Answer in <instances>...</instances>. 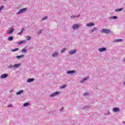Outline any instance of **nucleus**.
<instances>
[{"mask_svg":"<svg viewBox=\"0 0 125 125\" xmlns=\"http://www.w3.org/2000/svg\"><path fill=\"white\" fill-rule=\"evenodd\" d=\"M31 39H32V38L30 36H27L26 37V41H30V40H31Z\"/></svg>","mask_w":125,"mask_h":125,"instance_id":"31","label":"nucleus"},{"mask_svg":"<svg viewBox=\"0 0 125 125\" xmlns=\"http://www.w3.org/2000/svg\"><path fill=\"white\" fill-rule=\"evenodd\" d=\"M88 79H89V77L88 76H87L85 78L82 79L80 81V83H85V82H86V81H87V80H88Z\"/></svg>","mask_w":125,"mask_h":125,"instance_id":"10","label":"nucleus"},{"mask_svg":"<svg viewBox=\"0 0 125 125\" xmlns=\"http://www.w3.org/2000/svg\"><path fill=\"white\" fill-rule=\"evenodd\" d=\"M13 106L12 105V104H9L8 105V107H13Z\"/></svg>","mask_w":125,"mask_h":125,"instance_id":"39","label":"nucleus"},{"mask_svg":"<svg viewBox=\"0 0 125 125\" xmlns=\"http://www.w3.org/2000/svg\"><path fill=\"white\" fill-rule=\"evenodd\" d=\"M75 73H76L75 70H69L67 71L66 74L67 75H73V74H75Z\"/></svg>","mask_w":125,"mask_h":125,"instance_id":"11","label":"nucleus"},{"mask_svg":"<svg viewBox=\"0 0 125 125\" xmlns=\"http://www.w3.org/2000/svg\"><path fill=\"white\" fill-rule=\"evenodd\" d=\"M42 29H39L37 32V34L38 35H41V34H42Z\"/></svg>","mask_w":125,"mask_h":125,"instance_id":"25","label":"nucleus"},{"mask_svg":"<svg viewBox=\"0 0 125 125\" xmlns=\"http://www.w3.org/2000/svg\"><path fill=\"white\" fill-rule=\"evenodd\" d=\"M106 50L107 49L105 47H102L98 49V51H99V52H105Z\"/></svg>","mask_w":125,"mask_h":125,"instance_id":"7","label":"nucleus"},{"mask_svg":"<svg viewBox=\"0 0 125 125\" xmlns=\"http://www.w3.org/2000/svg\"><path fill=\"white\" fill-rule=\"evenodd\" d=\"M123 124H125V122H123Z\"/></svg>","mask_w":125,"mask_h":125,"instance_id":"43","label":"nucleus"},{"mask_svg":"<svg viewBox=\"0 0 125 125\" xmlns=\"http://www.w3.org/2000/svg\"><path fill=\"white\" fill-rule=\"evenodd\" d=\"M3 8H4V6L2 5L0 7V12H1V11H2V9H3Z\"/></svg>","mask_w":125,"mask_h":125,"instance_id":"34","label":"nucleus"},{"mask_svg":"<svg viewBox=\"0 0 125 125\" xmlns=\"http://www.w3.org/2000/svg\"><path fill=\"white\" fill-rule=\"evenodd\" d=\"M89 108H90L89 105H85V106H84L83 107V109H84V110H87V109H89Z\"/></svg>","mask_w":125,"mask_h":125,"instance_id":"33","label":"nucleus"},{"mask_svg":"<svg viewBox=\"0 0 125 125\" xmlns=\"http://www.w3.org/2000/svg\"><path fill=\"white\" fill-rule=\"evenodd\" d=\"M123 61H124V62H125V58H124V59H123Z\"/></svg>","mask_w":125,"mask_h":125,"instance_id":"41","label":"nucleus"},{"mask_svg":"<svg viewBox=\"0 0 125 125\" xmlns=\"http://www.w3.org/2000/svg\"><path fill=\"white\" fill-rule=\"evenodd\" d=\"M8 68H9V69H14V64L13 65H9L8 66Z\"/></svg>","mask_w":125,"mask_h":125,"instance_id":"26","label":"nucleus"},{"mask_svg":"<svg viewBox=\"0 0 125 125\" xmlns=\"http://www.w3.org/2000/svg\"><path fill=\"white\" fill-rule=\"evenodd\" d=\"M110 19H118V17L116 16H111L110 18H109Z\"/></svg>","mask_w":125,"mask_h":125,"instance_id":"30","label":"nucleus"},{"mask_svg":"<svg viewBox=\"0 0 125 125\" xmlns=\"http://www.w3.org/2000/svg\"><path fill=\"white\" fill-rule=\"evenodd\" d=\"M63 109H64V107H62V110H63Z\"/></svg>","mask_w":125,"mask_h":125,"instance_id":"45","label":"nucleus"},{"mask_svg":"<svg viewBox=\"0 0 125 125\" xmlns=\"http://www.w3.org/2000/svg\"><path fill=\"white\" fill-rule=\"evenodd\" d=\"M4 1H6V0H4Z\"/></svg>","mask_w":125,"mask_h":125,"instance_id":"44","label":"nucleus"},{"mask_svg":"<svg viewBox=\"0 0 125 125\" xmlns=\"http://www.w3.org/2000/svg\"><path fill=\"white\" fill-rule=\"evenodd\" d=\"M7 41L10 42L11 41H13V37L12 36H10L8 38Z\"/></svg>","mask_w":125,"mask_h":125,"instance_id":"21","label":"nucleus"},{"mask_svg":"<svg viewBox=\"0 0 125 125\" xmlns=\"http://www.w3.org/2000/svg\"><path fill=\"white\" fill-rule=\"evenodd\" d=\"M96 30H97V29L96 28V27H93L92 28V29L90 30V32L91 34H92V33H93V32H94V31H96Z\"/></svg>","mask_w":125,"mask_h":125,"instance_id":"20","label":"nucleus"},{"mask_svg":"<svg viewBox=\"0 0 125 125\" xmlns=\"http://www.w3.org/2000/svg\"><path fill=\"white\" fill-rule=\"evenodd\" d=\"M23 92H24V90H21L18 91L16 93V94H17V95H20V94H22V93H23Z\"/></svg>","mask_w":125,"mask_h":125,"instance_id":"15","label":"nucleus"},{"mask_svg":"<svg viewBox=\"0 0 125 125\" xmlns=\"http://www.w3.org/2000/svg\"><path fill=\"white\" fill-rule=\"evenodd\" d=\"M95 25V23L94 22H89L86 24V27H93Z\"/></svg>","mask_w":125,"mask_h":125,"instance_id":"8","label":"nucleus"},{"mask_svg":"<svg viewBox=\"0 0 125 125\" xmlns=\"http://www.w3.org/2000/svg\"><path fill=\"white\" fill-rule=\"evenodd\" d=\"M80 24H74L72 26V28L73 30H78L80 28Z\"/></svg>","mask_w":125,"mask_h":125,"instance_id":"5","label":"nucleus"},{"mask_svg":"<svg viewBox=\"0 0 125 125\" xmlns=\"http://www.w3.org/2000/svg\"><path fill=\"white\" fill-rule=\"evenodd\" d=\"M123 84H125V81L123 82Z\"/></svg>","mask_w":125,"mask_h":125,"instance_id":"42","label":"nucleus"},{"mask_svg":"<svg viewBox=\"0 0 125 125\" xmlns=\"http://www.w3.org/2000/svg\"><path fill=\"white\" fill-rule=\"evenodd\" d=\"M15 31V29L13 28V26H12L10 28H8L6 33L7 35H11Z\"/></svg>","mask_w":125,"mask_h":125,"instance_id":"2","label":"nucleus"},{"mask_svg":"<svg viewBox=\"0 0 125 125\" xmlns=\"http://www.w3.org/2000/svg\"><path fill=\"white\" fill-rule=\"evenodd\" d=\"M83 95L84 97L88 96L89 95V93H88V92H86L83 93Z\"/></svg>","mask_w":125,"mask_h":125,"instance_id":"23","label":"nucleus"},{"mask_svg":"<svg viewBox=\"0 0 125 125\" xmlns=\"http://www.w3.org/2000/svg\"><path fill=\"white\" fill-rule=\"evenodd\" d=\"M8 77V74H2L0 78L1 79H6V78Z\"/></svg>","mask_w":125,"mask_h":125,"instance_id":"12","label":"nucleus"},{"mask_svg":"<svg viewBox=\"0 0 125 125\" xmlns=\"http://www.w3.org/2000/svg\"><path fill=\"white\" fill-rule=\"evenodd\" d=\"M81 15H79L78 16H75V18H78V17H80Z\"/></svg>","mask_w":125,"mask_h":125,"instance_id":"40","label":"nucleus"},{"mask_svg":"<svg viewBox=\"0 0 125 125\" xmlns=\"http://www.w3.org/2000/svg\"><path fill=\"white\" fill-rule=\"evenodd\" d=\"M124 9L123 8H120V9H116L115 12H120V11H122Z\"/></svg>","mask_w":125,"mask_h":125,"instance_id":"19","label":"nucleus"},{"mask_svg":"<svg viewBox=\"0 0 125 125\" xmlns=\"http://www.w3.org/2000/svg\"><path fill=\"white\" fill-rule=\"evenodd\" d=\"M48 19V17L47 16H45L43 17L42 19V21H44V20H46Z\"/></svg>","mask_w":125,"mask_h":125,"instance_id":"22","label":"nucleus"},{"mask_svg":"<svg viewBox=\"0 0 125 125\" xmlns=\"http://www.w3.org/2000/svg\"><path fill=\"white\" fill-rule=\"evenodd\" d=\"M24 42H26V40H23L21 42H19L18 44H22V43H24Z\"/></svg>","mask_w":125,"mask_h":125,"instance_id":"28","label":"nucleus"},{"mask_svg":"<svg viewBox=\"0 0 125 125\" xmlns=\"http://www.w3.org/2000/svg\"><path fill=\"white\" fill-rule=\"evenodd\" d=\"M25 47L24 48H23L21 50V52H22V53H27V49H26Z\"/></svg>","mask_w":125,"mask_h":125,"instance_id":"17","label":"nucleus"},{"mask_svg":"<svg viewBox=\"0 0 125 125\" xmlns=\"http://www.w3.org/2000/svg\"><path fill=\"white\" fill-rule=\"evenodd\" d=\"M66 87H67V85L66 84H63L60 86V88H66Z\"/></svg>","mask_w":125,"mask_h":125,"instance_id":"32","label":"nucleus"},{"mask_svg":"<svg viewBox=\"0 0 125 125\" xmlns=\"http://www.w3.org/2000/svg\"><path fill=\"white\" fill-rule=\"evenodd\" d=\"M18 50H19V48H15V49H12L11 50V51L12 52H15V51H18Z\"/></svg>","mask_w":125,"mask_h":125,"instance_id":"24","label":"nucleus"},{"mask_svg":"<svg viewBox=\"0 0 125 125\" xmlns=\"http://www.w3.org/2000/svg\"><path fill=\"white\" fill-rule=\"evenodd\" d=\"M21 67V63H16L14 64V69H18V68H20Z\"/></svg>","mask_w":125,"mask_h":125,"instance_id":"9","label":"nucleus"},{"mask_svg":"<svg viewBox=\"0 0 125 125\" xmlns=\"http://www.w3.org/2000/svg\"><path fill=\"white\" fill-rule=\"evenodd\" d=\"M71 18H76V16L72 15L71 16Z\"/></svg>","mask_w":125,"mask_h":125,"instance_id":"37","label":"nucleus"},{"mask_svg":"<svg viewBox=\"0 0 125 125\" xmlns=\"http://www.w3.org/2000/svg\"><path fill=\"white\" fill-rule=\"evenodd\" d=\"M60 93H61V92L59 91L54 92L53 93H52L49 95V97H51V98H53V97H56V96H58V95H60Z\"/></svg>","mask_w":125,"mask_h":125,"instance_id":"1","label":"nucleus"},{"mask_svg":"<svg viewBox=\"0 0 125 125\" xmlns=\"http://www.w3.org/2000/svg\"><path fill=\"white\" fill-rule=\"evenodd\" d=\"M113 111L114 112H118L120 110H113Z\"/></svg>","mask_w":125,"mask_h":125,"instance_id":"38","label":"nucleus"},{"mask_svg":"<svg viewBox=\"0 0 125 125\" xmlns=\"http://www.w3.org/2000/svg\"><path fill=\"white\" fill-rule=\"evenodd\" d=\"M35 81V79L34 78H28L27 80V83H33V82H34Z\"/></svg>","mask_w":125,"mask_h":125,"instance_id":"14","label":"nucleus"},{"mask_svg":"<svg viewBox=\"0 0 125 125\" xmlns=\"http://www.w3.org/2000/svg\"><path fill=\"white\" fill-rule=\"evenodd\" d=\"M30 105V103H26L23 104L24 107H28Z\"/></svg>","mask_w":125,"mask_h":125,"instance_id":"29","label":"nucleus"},{"mask_svg":"<svg viewBox=\"0 0 125 125\" xmlns=\"http://www.w3.org/2000/svg\"><path fill=\"white\" fill-rule=\"evenodd\" d=\"M24 56H25L24 55H20V56H17L16 57V58H17V59H21V58H24Z\"/></svg>","mask_w":125,"mask_h":125,"instance_id":"16","label":"nucleus"},{"mask_svg":"<svg viewBox=\"0 0 125 125\" xmlns=\"http://www.w3.org/2000/svg\"><path fill=\"white\" fill-rule=\"evenodd\" d=\"M66 50V48H63L62 50H61V53H63Z\"/></svg>","mask_w":125,"mask_h":125,"instance_id":"35","label":"nucleus"},{"mask_svg":"<svg viewBox=\"0 0 125 125\" xmlns=\"http://www.w3.org/2000/svg\"><path fill=\"white\" fill-rule=\"evenodd\" d=\"M59 55V52L57 51H55L53 52L52 53V57L54 58V57H58V56Z\"/></svg>","mask_w":125,"mask_h":125,"instance_id":"6","label":"nucleus"},{"mask_svg":"<svg viewBox=\"0 0 125 125\" xmlns=\"http://www.w3.org/2000/svg\"><path fill=\"white\" fill-rule=\"evenodd\" d=\"M101 33H103L104 34H106L108 35V34H110L111 33V30L108 29H104L101 30Z\"/></svg>","mask_w":125,"mask_h":125,"instance_id":"4","label":"nucleus"},{"mask_svg":"<svg viewBox=\"0 0 125 125\" xmlns=\"http://www.w3.org/2000/svg\"><path fill=\"white\" fill-rule=\"evenodd\" d=\"M77 52V50L72 49L68 52V54H75Z\"/></svg>","mask_w":125,"mask_h":125,"instance_id":"13","label":"nucleus"},{"mask_svg":"<svg viewBox=\"0 0 125 125\" xmlns=\"http://www.w3.org/2000/svg\"><path fill=\"white\" fill-rule=\"evenodd\" d=\"M23 31H24V28H22L20 32L18 33L17 35H22Z\"/></svg>","mask_w":125,"mask_h":125,"instance_id":"27","label":"nucleus"},{"mask_svg":"<svg viewBox=\"0 0 125 125\" xmlns=\"http://www.w3.org/2000/svg\"><path fill=\"white\" fill-rule=\"evenodd\" d=\"M27 10H28V8L21 9L18 12L17 14L18 15L19 14H21V13H24V12H25Z\"/></svg>","mask_w":125,"mask_h":125,"instance_id":"3","label":"nucleus"},{"mask_svg":"<svg viewBox=\"0 0 125 125\" xmlns=\"http://www.w3.org/2000/svg\"><path fill=\"white\" fill-rule=\"evenodd\" d=\"M113 110H120V108L118 107H114L113 108Z\"/></svg>","mask_w":125,"mask_h":125,"instance_id":"36","label":"nucleus"},{"mask_svg":"<svg viewBox=\"0 0 125 125\" xmlns=\"http://www.w3.org/2000/svg\"><path fill=\"white\" fill-rule=\"evenodd\" d=\"M123 42V39H116V40H114V42Z\"/></svg>","mask_w":125,"mask_h":125,"instance_id":"18","label":"nucleus"}]
</instances>
